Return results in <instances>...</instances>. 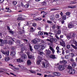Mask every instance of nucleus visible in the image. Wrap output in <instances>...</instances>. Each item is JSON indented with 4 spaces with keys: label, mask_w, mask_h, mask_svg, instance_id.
Listing matches in <instances>:
<instances>
[{
    "label": "nucleus",
    "mask_w": 77,
    "mask_h": 77,
    "mask_svg": "<svg viewBox=\"0 0 77 77\" xmlns=\"http://www.w3.org/2000/svg\"><path fill=\"white\" fill-rule=\"evenodd\" d=\"M49 66L47 62H44L42 63V67L43 68H47Z\"/></svg>",
    "instance_id": "3"
},
{
    "label": "nucleus",
    "mask_w": 77,
    "mask_h": 77,
    "mask_svg": "<svg viewBox=\"0 0 77 77\" xmlns=\"http://www.w3.org/2000/svg\"><path fill=\"white\" fill-rule=\"evenodd\" d=\"M50 49L52 51V52L53 53H54L55 52V51L54 50V49L51 46H49Z\"/></svg>",
    "instance_id": "19"
},
{
    "label": "nucleus",
    "mask_w": 77,
    "mask_h": 77,
    "mask_svg": "<svg viewBox=\"0 0 77 77\" xmlns=\"http://www.w3.org/2000/svg\"><path fill=\"white\" fill-rule=\"evenodd\" d=\"M14 69H16V70H20V68L18 67H15Z\"/></svg>",
    "instance_id": "64"
},
{
    "label": "nucleus",
    "mask_w": 77,
    "mask_h": 77,
    "mask_svg": "<svg viewBox=\"0 0 77 77\" xmlns=\"http://www.w3.org/2000/svg\"><path fill=\"white\" fill-rule=\"evenodd\" d=\"M45 45H41V47L40 48H39V50H41V51L42 50H43V49H44L45 48Z\"/></svg>",
    "instance_id": "8"
},
{
    "label": "nucleus",
    "mask_w": 77,
    "mask_h": 77,
    "mask_svg": "<svg viewBox=\"0 0 77 77\" xmlns=\"http://www.w3.org/2000/svg\"><path fill=\"white\" fill-rule=\"evenodd\" d=\"M30 72L33 74H35V73H36V72H35V71H34V70H30Z\"/></svg>",
    "instance_id": "45"
},
{
    "label": "nucleus",
    "mask_w": 77,
    "mask_h": 77,
    "mask_svg": "<svg viewBox=\"0 0 77 77\" xmlns=\"http://www.w3.org/2000/svg\"><path fill=\"white\" fill-rule=\"evenodd\" d=\"M38 53H39V54L40 55H42L43 54V53H44L43 52H41V51H39Z\"/></svg>",
    "instance_id": "53"
},
{
    "label": "nucleus",
    "mask_w": 77,
    "mask_h": 77,
    "mask_svg": "<svg viewBox=\"0 0 77 77\" xmlns=\"http://www.w3.org/2000/svg\"><path fill=\"white\" fill-rule=\"evenodd\" d=\"M15 42H17V43H19V44H20V40H16Z\"/></svg>",
    "instance_id": "62"
},
{
    "label": "nucleus",
    "mask_w": 77,
    "mask_h": 77,
    "mask_svg": "<svg viewBox=\"0 0 77 77\" xmlns=\"http://www.w3.org/2000/svg\"><path fill=\"white\" fill-rule=\"evenodd\" d=\"M77 65V64L75 63H73L72 64V66L73 68H75L76 66Z\"/></svg>",
    "instance_id": "22"
},
{
    "label": "nucleus",
    "mask_w": 77,
    "mask_h": 77,
    "mask_svg": "<svg viewBox=\"0 0 77 77\" xmlns=\"http://www.w3.org/2000/svg\"><path fill=\"white\" fill-rule=\"evenodd\" d=\"M57 29L58 30H60V26H57L56 27Z\"/></svg>",
    "instance_id": "57"
},
{
    "label": "nucleus",
    "mask_w": 77,
    "mask_h": 77,
    "mask_svg": "<svg viewBox=\"0 0 77 77\" xmlns=\"http://www.w3.org/2000/svg\"><path fill=\"white\" fill-rule=\"evenodd\" d=\"M5 61L7 62V61H9L10 60V58L9 57H6L5 58Z\"/></svg>",
    "instance_id": "17"
},
{
    "label": "nucleus",
    "mask_w": 77,
    "mask_h": 77,
    "mask_svg": "<svg viewBox=\"0 0 77 77\" xmlns=\"http://www.w3.org/2000/svg\"><path fill=\"white\" fill-rule=\"evenodd\" d=\"M73 23H74V22H72L68 24V27L69 28H73L74 27Z\"/></svg>",
    "instance_id": "6"
},
{
    "label": "nucleus",
    "mask_w": 77,
    "mask_h": 77,
    "mask_svg": "<svg viewBox=\"0 0 77 77\" xmlns=\"http://www.w3.org/2000/svg\"><path fill=\"white\" fill-rule=\"evenodd\" d=\"M11 40H12V41H14V42H16V41L17 40L14 38H11Z\"/></svg>",
    "instance_id": "49"
},
{
    "label": "nucleus",
    "mask_w": 77,
    "mask_h": 77,
    "mask_svg": "<svg viewBox=\"0 0 77 77\" xmlns=\"http://www.w3.org/2000/svg\"><path fill=\"white\" fill-rule=\"evenodd\" d=\"M41 60H40L37 61V65H39V64H40V63H41Z\"/></svg>",
    "instance_id": "37"
},
{
    "label": "nucleus",
    "mask_w": 77,
    "mask_h": 77,
    "mask_svg": "<svg viewBox=\"0 0 77 77\" xmlns=\"http://www.w3.org/2000/svg\"><path fill=\"white\" fill-rule=\"evenodd\" d=\"M29 49H30V51H31V52H33V49H32V47L31 45H29Z\"/></svg>",
    "instance_id": "26"
},
{
    "label": "nucleus",
    "mask_w": 77,
    "mask_h": 77,
    "mask_svg": "<svg viewBox=\"0 0 77 77\" xmlns=\"http://www.w3.org/2000/svg\"><path fill=\"white\" fill-rule=\"evenodd\" d=\"M24 7L26 9H27L29 7V4L28 3L24 5Z\"/></svg>",
    "instance_id": "25"
},
{
    "label": "nucleus",
    "mask_w": 77,
    "mask_h": 77,
    "mask_svg": "<svg viewBox=\"0 0 77 77\" xmlns=\"http://www.w3.org/2000/svg\"><path fill=\"white\" fill-rule=\"evenodd\" d=\"M12 3L13 5H14V6H15L17 4V2L16 1H13Z\"/></svg>",
    "instance_id": "28"
},
{
    "label": "nucleus",
    "mask_w": 77,
    "mask_h": 77,
    "mask_svg": "<svg viewBox=\"0 0 77 77\" xmlns=\"http://www.w3.org/2000/svg\"><path fill=\"white\" fill-rule=\"evenodd\" d=\"M55 17L57 18H59V17H60L59 15L58 14H56L55 15Z\"/></svg>",
    "instance_id": "44"
},
{
    "label": "nucleus",
    "mask_w": 77,
    "mask_h": 77,
    "mask_svg": "<svg viewBox=\"0 0 77 77\" xmlns=\"http://www.w3.org/2000/svg\"><path fill=\"white\" fill-rule=\"evenodd\" d=\"M9 32L11 34H14V32H13V31L12 30L9 31Z\"/></svg>",
    "instance_id": "51"
},
{
    "label": "nucleus",
    "mask_w": 77,
    "mask_h": 77,
    "mask_svg": "<svg viewBox=\"0 0 77 77\" xmlns=\"http://www.w3.org/2000/svg\"><path fill=\"white\" fill-rule=\"evenodd\" d=\"M70 74H74L75 72V71L74 69H72L70 70V72H69Z\"/></svg>",
    "instance_id": "7"
},
{
    "label": "nucleus",
    "mask_w": 77,
    "mask_h": 77,
    "mask_svg": "<svg viewBox=\"0 0 77 77\" xmlns=\"http://www.w3.org/2000/svg\"><path fill=\"white\" fill-rule=\"evenodd\" d=\"M38 45H35L34 46V48L35 49H36V50L38 49Z\"/></svg>",
    "instance_id": "32"
},
{
    "label": "nucleus",
    "mask_w": 77,
    "mask_h": 77,
    "mask_svg": "<svg viewBox=\"0 0 77 77\" xmlns=\"http://www.w3.org/2000/svg\"><path fill=\"white\" fill-rule=\"evenodd\" d=\"M38 35H43V32H42L39 31L38 32Z\"/></svg>",
    "instance_id": "42"
},
{
    "label": "nucleus",
    "mask_w": 77,
    "mask_h": 77,
    "mask_svg": "<svg viewBox=\"0 0 77 77\" xmlns=\"http://www.w3.org/2000/svg\"><path fill=\"white\" fill-rule=\"evenodd\" d=\"M15 49V47H12L11 48V50H13V51H14Z\"/></svg>",
    "instance_id": "60"
},
{
    "label": "nucleus",
    "mask_w": 77,
    "mask_h": 77,
    "mask_svg": "<svg viewBox=\"0 0 77 77\" xmlns=\"http://www.w3.org/2000/svg\"><path fill=\"white\" fill-rule=\"evenodd\" d=\"M28 56V58H29V59H32V57H33L32 56V55H29Z\"/></svg>",
    "instance_id": "50"
},
{
    "label": "nucleus",
    "mask_w": 77,
    "mask_h": 77,
    "mask_svg": "<svg viewBox=\"0 0 77 77\" xmlns=\"http://www.w3.org/2000/svg\"><path fill=\"white\" fill-rule=\"evenodd\" d=\"M40 41H41V43H40V44L38 43V47H40V46H41L39 45L40 44H45V42H44V40H41V39H40L39 42H40Z\"/></svg>",
    "instance_id": "13"
},
{
    "label": "nucleus",
    "mask_w": 77,
    "mask_h": 77,
    "mask_svg": "<svg viewBox=\"0 0 77 77\" xmlns=\"http://www.w3.org/2000/svg\"><path fill=\"white\" fill-rule=\"evenodd\" d=\"M32 62L30 61V60H28L27 61V65H31Z\"/></svg>",
    "instance_id": "27"
},
{
    "label": "nucleus",
    "mask_w": 77,
    "mask_h": 77,
    "mask_svg": "<svg viewBox=\"0 0 77 77\" xmlns=\"http://www.w3.org/2000/svg\"><path fill=\"white\" fill-rule=\"evenodd\" d=\"M61 63H64V64H66V63H67V61H66V60H64L61 61Z\"/></svg>",
    "instance_id": "33"
},
{
    "label": "nucleus",
    "mask_w": 77,
    "mask_h": 77,
    "mask_svg": "<svg viewBox=\"0 0 77 77\" xmlns=\"http://www.w3.org/2000/svg\"><path fill=\"white\" fill-rule=\"evenodd\" d=\"M29 23L28 22H26L25 23V26H27V25H29Z\"/></svg>",
    "instance_id": "55"
},
{
    "label": "nucleus",
    "mask_w": 77,
    "mask_h": 77,
    "mask_svg": "<svg viewBox=\"0 0 77 77\" xmlns=\"http://www.w3.org/2000/svg\"><path fill=\"white\" fill-rule=\"evenodd\" d=\"M56 40L57 41V40L55 38H51L50 39V42H51V43H53V42H55Z\"/></svg>",
    "instance_id": "12"
},
{
    "label": "nucleus",
    "mask_w": 77,
    "mask_h": 77,
    "mask_svg": "<svg viewBox=\"0 0 77 77\" xmlns=\"http://www.w3.org/2000/svg\"><path fill=\"white\" fill-rule=\"evenodd\" d=\"M23 32H22V31H19V34H20V35H21L23 34V33H24V30H23Z\"/></svg>",
    "instance_id": "34"
},
{
    "label": "nucleus",
    "mask_w": 77,
    "mask_h": 77,
    "mask_svg": "<svg viewBox=\"0 0 77 77\" xmlns=\"http://www.w3.org/2000/svg\"><path fill=\"white\" fill-rule=\"evenodd\" d=\"M66 15H70V14H71V13H70V12H68L66 13Z\"/></svg>",
    "instance_id": "46"
},
{
    "label": "nucleus",
    "mask_w": 77,
    "mask_h": 77,
    "mask_svg": "<svg viewBox=\"0 0 77 77\" xmlns=\"http://www.w3.org/2000/svg\"><path fill=\"white\" fill-rule=\"evenodd\" d=\"M24 20V18L21 17H19L17 18L18 20Z\"/></svg>",
    "instance_id": "41"
},
{
    "label": "nucleus",
    "mask_w": 77,
    "mask_h": 77,
    "mask_svg": "<svg viewBox=\"0 0 77 77\" xmlns=\"http://www.w3.org/2000/svg\"><path fill=\"white\" fill-rule=\"evenodd\" d=\"M43 33H44V35H46L47 36V37H48V38L49 37H48V36H51V35H48V32H43Z\"/></svg>",
    "instance_id": "24"
},
{
    "label": "nucleus",
    "mask_w": 77,
    "mask_h": 77,
    "mask_svg": "<svg viewBox=\"0 0 77 77\" xmlns=\"http://www.w3.org/2000/svg\"><path fill=\"white\" fill-rule=\"evenodd\" d=\"M21 50L22 51H24V50H26V49L24 48H21Z\"/></svg>",
    "instance_id": "58"
},
{
    "label": "nucleus",
    "mask_w": 77,
    "mask_h": 77,
    "mask_svg": "<svg viewBox=\"0 0 77 77\" xmlns=\"http://www.w3.org/2000/svg\"><path fill=\"white\" fill-rule=\"evenodd\" d=\"M14 42L11 41L9 40L8 41V44H10V45L13 44Z\"/></svg>",
    "instance_id": "29"
},
{
    "label": "nucleus",
    "mask_w": 77,
    "mask_h": 77,
    "mask_svg": "<svg viewBox=\"0 0 77 77\" xmlns=\"http://www.w3.org/2000/svg\"><path fill=\"white\" fill-rule=\"evenodd\" d=\"M65 59H69V56L68 55H65Z\"/></svg>",
    "instance_id": "48"
},
{
    "label": "nucleus",
    "mask_w": 77,
    "mask_h": 77,
    "mask_svg": "<svg viewBox=\"0 0 77 77\" xmlns=\"http://www.w3.org/2000/svg\"><path fill=\"white\" fill-rule=\"evenodd\" d=\"M53 74L55 76H56V72H53Z\"/></svg>",
    "instance_id": "63"
},
{
    "label": "nucleus",
    "mask_w": 77,
    "mask_h": 77,
    "mask_svg": "<svg viewBox=\"0 0 77 77\" xmlns=\"http://www.w3.org/2000/svg\"><path fill=\"white\" fill-rule=\"evenodd\" d=\"M22 57L24 59H26L27 58V55L24 54H23L22 55Z\"/></svg>",
    "instance_id": "14"
},
{
    "label": "nucleus",
    "mask_w": 77,
    "mask_h": 77,
    "mask_svg": "<svg viewBox=\"0 0 77 77\" xmlns=\"http://www.w3.org/2000/svg\"><path fill=\"white\" fill-rule=\"evenodd\" d=\"M42 4L43 5H46V2H42Z\"/></svg>",
    "instance_id": "54"
},
{
    "label": "nucleus",
    "mask_w": 77,
    "mask_h": 77,
    "mask_svg": "<svg viewBox=\"0 0 77 77\" xmlns=\"http://www.w3.org/2000/svg\"><path fill=\"white\" fill-rule=\"evenodd\" d=\"M1 51L3 54H5V55H7V56H9V51L5 52V51H4L3 50H1Z\"/></svg>",
    "instance_id": "4"
},
{
    "label": "nucleus",
    "mask_w": 77,
    "mask_h": 77,
    "mask_svg": "<svg viewBox=\"0 0 77 77\" xmlns=\"http://www.w3.org/2000/svg\"><path fill=\"white\" fill-rule=\"evenodd\" d=\"M45 51L47 54H48V56L51 53V51H50V50H46Z\"/></svg>",
    "instance_id": "15"
},
{
    "label": "nucleus",
    "mask_w": 77,
    "mask_h": 77,
    "mask_svg": "<svg viewBox=\"0 0 77 77\" xmlns=\"http://www.w3.org/2000/svg\"><path fill=\"white\" fill-rule=\"evenodd\" d=\"M35 40V41L37 42V43L39 41V40L40 39H39L37 38H35L34 39Z\"/></svg>",
    "instance_id": "36"
},
{
    "label": "nucleus",
    "mask_w": 77,
    "mask_h": 77,
    "mask_svg": "<svg viewBox=\"0 0 77 77\" xmlns=\"http://www.w3.org/2000/svg\"><path fill=\"white\" fill-rule=\"evenodd\" d=\"M42 20V19L40 17L35 19V20H36V21H40V20Z\"/></svg>",
    "instance_id": "31"
},
{
    "label": "nucleus",
    "mask_w": 77,
    "mask_h": 77,
    "mask_svg": "<svg viewBox=\"0 0 77 77\" xmlns=\"http://www.w3.org/2000/svg\"><path fill=\"white\" fill-rule=\"evenodd\" d=\"M7 38L8 39H12V37L9 36H7Z\"/></svg>",
    "instance_id": "59"
},
{
    "label": "nucleus",
    "mask_w": 77,
    "mask_h": 77,
    "mask_svg": "<svg viewBox=\"0 0 77 77\" xmlns=\"http://www.w3.org/2000/svg\"><path fill=\"white\" fill-rule=\"evenodd\" d=\"M16 53H15V51H12L11 52V56H14L15 55V54Z\"/></svg>",
    "instance_id": "10"
},
{
    "label": "nucleus",
    "mask_w": 77,
    "mask_h": 77,
    "mask_svg": "<svg viewBox=\"0 0 77 77\" xmlns=\"http://www.w3.org/2000/svg\"><path fill=\"white\" fill-rule=\"evenodd\" d=\"M34 31H35V30L34 29H33V27H31L30 28V32H33Z\"/></svg>",
    "instance_id": "20"
},
{
    "label": "nucleus",
    "mask_w": 77,
    "mask_h": 77,
    "mask_svg": "<svg viewBox=\"0 0 77 77\" xmlns=\"http://www.w3.org/2000/svg\"><path fill=\"white\" fill-rule=\"evenodd\" d=\"M8 41L7 40H2L0 38V45L3 46L4 45V44H7Z\"/></svg>",
    "instance_id": "1"
},
{
    "label": "nucleus",
    "mask_w": 77,
    "mask_h": 77,
    "mask_svg": "<svg viewBox=\"0 0 77 77\" xmlns=\"http://www.w3.org/2000/svg\"><path fill=\"white\" fill-rule=\"evenodd\" d=\"M75 6H68L67 7V8H71V9H74V8H75Z\"/></svg>",
    "instance_id": "23"
},
{
    "label": "nucleus",
    "mask_w": 77,
    "mask_h": 77,
    "mask_svg": "<svg viewBox=\"0 0 77 77\" xmlns=\"http://www.w3.org/2000/svg\"><path fill=\"white\" fill-rule=\"evenodd\" d=\"M49 57L50 58H51V59H55L56 58V57L55 56V55H51Z\"/></svg>",
    "instance_id": "16"
},
{
    "label": "nucleus",
    "mask_w": 77,
    "mask_h": 77,
    "mask_svg": "<svg viewBox=\"0 0 77 77\" xmlns=\"http://www.w3.org/2000/svg\"><path fill=\"white\" fill-rule=\"evenodd\" d=\"M66 38H67V39L69 40V39L72 38V37L71 36V35H67L66 36Z\"/></svg>",
    "instance_id": "21"
},
{
    "label": "nucleus",
    "mask_w": 77,
    "mask_h": 77,
    "mask_svg": "<svg viewBox=\"0 0 77 77\" xmlns=\"http://www.w3.org/2000/svg\"><path fill=\"white\" fill-rule=\"evenodd\" d=\"M62 20H65L66 19V15L63 16L62 17Z\"/></svg>",
    "instance_id": "30"
},
{
    "label": "nucleus",
    "mask_w": 77,
    "mask_h": 77,
    "mask_svg": "<svg viewBox=\"0 0 77 77\" xmlns=\"http://www.w3.org/2000/svg\"><path fill=\"white\" fill-rule=\"evenodd\" d=\"M70 4H74L75 3V2H74L73 1L70 2Z\"/></svg>",
    "instance_id": "61"
},
{
    "label": "nucleus",
    "mask_w": 77,
    "mask_h": 77,
    "mask_svg": "<svg viewBox=\"0 0 77 77\" xmlns=\"http://www.w3.org/2000/svg\"><path fill=\"white\" fill-rule=\"evenodd\" d=\"M66 48L67 49H69L70 48V45H66Z\"/></svg>",
    "instance_id": "52"
},
{
    "label": "nucleus",
    "mask_w": 77,
    "mask_h": 77,
    "mask_svg": "<svg viewBox=\"0 0 77 77\" xmlns=\"http://www.w3.org/2000/svg\"><path fill=\"white\" fill-rule=\"evenodd\" d=\"M60 44L62 46H63V47H65V43L62 40L61 42H60Z\"/></svg>",
    "instance_id": "9"
},
{
    "label": "nucleus",
    "mask_w": 77,
    "mask_h": 77,
    "mask_svg": "<svg viewBox=\"0 0 77 77\" xmlns=\"http://www.w3.org/2000/svg\"><path fill=\"white\" fill-rule=\"evenodd\" d=\"M60 75V73L59 72H56V76H59Z\"/></svg>",
    "instance_id": "40"
},
{
    "label": "nucleus",
    "mask_w": 77,
    "mask_h": 77,
    "mask_svg": "<svg viewBox=\"0 0 77 77\" xmlns=\"http://www.w3.org/2000/svg\"><path fill=\"white\" fill-rule=\"evenodd\" d=\"M32 43H33V44H37V42H36V41L35 40V39L32 40Z\"/></svg>",
    "instance_id": "39"
},
{
    "label": "nucleus",
    "mask_w": 77,
    "mask_h": 77,
    "mask_svg": "<svg viewBox=\"0 0 77 77\" xmlns=\"http://www.w3.org/2000/svg\"><path fill=\"white\" fill-rule=\"evenodd\" d=\"M58 68L60 71H63L65 69V67L63 65H60L58 66Z\"/></svg>",
    "instance_id": "5"
},
{
    "label": "nucleus",
    "mask_w": 77,
    "mask_h": 77,
    "mask_svg": "<svg viewBox=\"0 0 77 77\" xmlns=\"http://www.w3.org/2000/svg\"><path fill=\"white\" fill-rule=\"evenodd\" d=\"M67 68H68V69H70V70H71V69H72V67H71V66H68Z\"/></svg>",
    "instance_id": "43"
},
{
    "label": "nucleus",
    "mask_w": 77,
    "mask_h": 77,
    "mask_svg": "<svg viewBox=\"0 0 77 77\" xmlns=\"http://www.w3.org/2000/svg\"><path fill=\"white\" fill-rule=\"evenodd\" d=\"M69 56H71V57H73L74 56V54L73 53H70L69 54Z\"/></svg>",
    "instance_id": "47"
},
{
    "label": "nucleus",
    "mask_w": 77,
    "mask_h": 77,
    "mask_svg": "<svg viewBox=\"0 0 77 77\" xmlns=\"http://www.w3.org/2000/svg\"><path fill=\"white\" fill-rule=\"evenodd\" d=\"M20 45L19 46L20 47H23L24 45V43H22L21 42H20Z\"/></svg>",
    "instance_id": "18"
},
{
    "label": "nucleus",
    "mask_w": 77,
    "mask_h": 77,
    "mask_svg": "<svg viewBox=\"0 0 77 77\" xmlns=\"http://www.w3.org/2000/svg\"><path fill=\"white\" fill-rule=\"evenodd\" d=\"M56 33L55 34V37L57 39H60V38H59V37L57 35L58 34V35H59V34H60L61 32L60 30H57V31L56 32Z\"/></svg>",
    "instance_id": "2"
},
{
    "label": "nucleus",
    "mask_w": 77,
    "mask_h": 77,
    "mask_svg": "<svg viewBox=\"0 0 77 77\" xmlns=\"http://www.w3.org/2000/svg\"><path fill=\"white\" fill-rule=\"evenodd\" d=\"M16 60L17 62H18V63H21V62H24V61L21 58L17 59Z\"/></svg>",
    "instance_id": "11"
},
{
    "label": "nucleus",
    "mask_w": 77,
    "mask_h": 77,
    "mask_svg": "<svg viewBox=\"0 0 77 77\" xmlns=\"http://www.w3.org/2000/svg\"><path fill=\"white\" fill-rule=\"evenodd\" d=\"M71 46H72V47L74 48L75 49H77V47L74 45L72 44H71Z\"/></svg>",
    "instance_id": "38"
},
{
    "label": "nucleus",
    "mask_w": 77,
    "mask_h": 77,
    "mask_svg": "<svg viewBox=\"0 0 77 77\" xmlns=\"http://www.w3.org/2000/svg\"><path fill=\"white\" fill-rule=\"evenodd\" d=\"M70 60L71 62H73L74 61V59H73V58H72L70 59Z\"/></svg>",
    "instance_id": "56"
},
{
    "label": "nucleus",
    "mask_w": 77,
    "mask_h": 77,
    "mask_svg": "<svg viewBox=\"0 0 77 77\" xmlns=\"http://www.w3.org/2000/svg\"><path fill=\"white\" fill-rule=\"evenodd\" d=\"M73 43L75 44V46H76L77 47V42L76 41L74 40H73Z\"/></svg>",
    "instance_id": "35"
}]
</instances>
